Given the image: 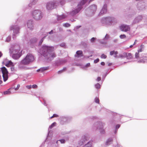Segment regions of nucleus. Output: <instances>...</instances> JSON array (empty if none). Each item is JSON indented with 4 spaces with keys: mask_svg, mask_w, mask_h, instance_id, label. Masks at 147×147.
<instances>
[{
    "mask_svg": "<svg viewBox=\"0 0 147 147\" xmlns=\"http://www.w3.org/2000/svg\"><path fill=\"white\" fill-rule=\"evenodd\" d=\"M42 54L45 57H47L48 59L51 60L55 57V54L54 53H52L54 49L53 47L45 45L42 47Z\"/></svg>",
    "mask_w": 147,
    "mask_h": 147,
    "instance_id": "1",
    "label": "nucleus"
},
{
    "mask_svg": "<svg viewBox=\"0 0 147 147\" xmlns=\"http://www.w3.org/2000/svg\"><path fill=\"white\" fill-rule=\"evenodd\" d=\"M33 18L36 20L40 19L42 17V15L41 11L38 10L34 11L32 13Z\"/></svg>",
    "mask_w": 147,
    "mask_h": 147,
    "instance_id": "2",
    "label": "nucleus"
},
{
    "mask_svg": "<svg viewBox=\"0 0 147 147\" xmlns=\"http://www.w3.org/2000/svg\"><path fill=\"white\" fill-rule=\"evenodd\" d=\"M1 70L3 74V77L4 81L5 82L8 78V72L5 67H2Z\"/></svg>",
    "mask_w": 147,
    "mask_h": 147,
    "instance_id": "3",
    "label": "nucleus"
},
{
    "mask_svg": "<svg viewBox=\"0 0 147 147\" xmlns=\"http://www.w3.org/2000/svg\"><path fill=\"white\" fill-rule=\"evenodd\" d=\"M22 52L20 51V47L19 46H16L14 47H11L10 49V53H18Z\"/></svg>",
    "mask_w": 147,
    "mask_h": 147,
    "instance_id": "4",
    "label": "nucleus"
},
{
    "mask_svg": "<svg viewBox=\"0 0 147 147\" xmlns=\"http://www.w3.org/2000/svg\"><path fill=\"white\" fill-rule=\"evenodd\" d=\"M55 2L54 1L48 3L47 5V8L48 10H51L56 8Z\"/></svg>",
    "mask_w": 147,
    "mask_h": 147,
    "instance_id": "5",
    "label": "nucleus"
},
{
    "mask_svg": "<svg viewBox=\"0 0 147 147\" xmlns=\"http://www.w3.org/2000/svg\"><path fill=\"white\" fill-rule=\"evenodd\" d=\"M86 0H82L81 1L80 4L78 5V8L77 9L74 11V14L77 13L80 11L81 9V7H80L84 5L85 3L86 2Z\"/></svg>",
    "mask_w": 147,
    "mask_h": 147,
    "instance_id": "6",
    "label": "nucleus"
},
{
    "mask_svg": "<svg viewBox=\"0 0 147 147\" xmlns=\"http://www.w3.org/2000/svg\"><path fill=\"white\" fill-rule=\"evenodd\" d=\"M120 29L122 31L126 32L130 30V28L128 25L123 24L120 26Z\"/></svg>",
    "mask_w": 147,
    "mask_h": 147,
    "instance_id": "7",
    "label": "nucleus"
},
{
    "mask_svg": "<svg viewBox=\"0 0 147 147\" xmlns=\"http://www.w3.org/2000/svg\"><path fill=\"white\" fill-rule=\"evenodd\" d=\"M10 31L13 30L14 34H13V36H14L15 34H17L19 33V28L17 26H11L10 28Z\"/></svg>",
    "mask_w": 147,
    "mask_h": 147,
    "instance_id": "8",
    "label": "nucleus"
},
{
    "mask_svg": "<svg viewBox=\"0 0 147 147\" xmlns=\"http://www.w3.org/2000/svg\"><path fill=\"white\" fill-rule=\"evenodd\" d=\"M12 57L14 59H19L22 55V52L18 53H12Z\"/></svg>",
    "mask_w": 147,
    "mask_h": 147,
    "instance_id": "9",
    "label": "nucleus"
},
{
    "mask_svg": "<svg viewBox=\"0 0 147 147\" xmlns=\"http://www.w3.org/2000/svg\"><path fill=\"white\" fill-rule=\"evenodd\" d=\"M27 26L28 28L31 30L33 28V22L31 20H29L27 23Z\"/></svg>",
    "mask_w": 147,
    "mask_h": 147,
    "instance_id": "10",
    "label": "nucleus"
},
{
    "mask_svg": "<svg viewBox=\"0 0 147 147\" xmlns=\"http://www.w3.org/2000/svg\"><path fill=\"white\" fill-rule=\"evenodd\" d=\"M124 55L127 59H130L133 58L132 54L131 53L124 52Z\"/></svg>",
    "mask_w": 147,
    "mask_h": 147,
    "instance_id": "11",
    "label": "nucleus"
},
{
    "mask_svg": "<svg viewBox=\"0 0 147 147\" xmlns=\"http://www.w3.org/2000/svg\"><path fill=\"white\" fill-rule=\"evenodd\" d=\"M26 57H27V58L31 62L33 61L34 59V56L30 54H28Z\"/></svg>",
    "mask_w": 147,
    "mask_h": 147,
    "instance_id": "12",
    "label": "nucleus"
},
{
    "mask_svg": "<svg viewBox=\"0 0 147 147\" xmlns=\"http://www.w3.org/2000/svg\"><path fill=\"white\" fill-rule=\"evenodd\" d=\"M107 12V5H105L102 9L101 10L100 14H102L105 13Z\"/></svg>",
    "mask_w": 147,
    "mask_h": 147,
    "instance_id": "13",
    "label": "nucleus"
},
{
    "mask_svg": "<svg viewBox=\"0 0 147 147\" xmlns=\"http://www.w3.org/2000/svg\"><path fill=\"white\" fill-rule=\"evenodd\" d=\"M27 57H26L21 62V64L23 65H27L29 63L28 61L27 60Z\"/></svg>",
    "mask_w": 147,
    "mask_h": 147,
    "instance_id": "14",
    "label": "nucleus"
},
{
    "mask_svg": "<svg viewBox=\"0 0 147 147\" xmlns=\"http://www.w3.org/2000/svg\"><path fill=\"white\" fill-rule=\"evenodd\" d=\"M99 126H98L97 129L100 130V132L102 133H104L105 132V130L102 129L103 128V125L102 123H100L99 124Z\"/></svg>",
    "mask_w": 147,
    "mask_h": 147,
    "instance_id": "15",
    "label": "nucleus"
},
{
    "mask_svg": "<svg viewBox=\"0 0 147 147\" xmlns=\"http://www.w3.org/2000/svg\"><path fill=\"white\" fill-rule=\"evenodd\" d=\"M142 18V17L141 16H139L136 18L134 20V22L135 23H138L139 21H140Z\"/></svg>",
    "mask_w": 147,
    "mask_h": 147,
    "instance_id": "16",
    "label": "nucleus"
},
{
    "mask_svg": "<svg viewBox=\"0 0 147 147\" xmlns=\"http://www.w3.org/2000/svg\"><path fill=\"white\" fill-rule=\"evenodd\" d=\"M13 90V88H11L7 90L4 91L3 92V94H9L11 93L10 90Z\"/></svg>",
    "mask_w": 147,
    "mask_h": 147,
    "instance_id": "17",
    "label": "nucleus"
},
{
    "mask_svg": "<svg viewBox=\"0 0 147 147\" xmlns=\"http://www.w3.org/2000/svg\"><path fill=\"white\" fill-rule=\"evenodd\" d=\"M76 54H77L78 57H80L83 55L82 52L81 51H77L76 52Z\"/></svg>",
    "mask_w": 147,
    "mask_h": 147,
    "instance_id": "18",
    "label": "nucleus"
},
{
    "mask_svg": "<svg viewBox=\"0 0 147 147\" xmlns=\"http://www.w3.org/2000/svg\"><path fill=\"white\" fill-rule=\"evenodd\" d=\"M90 9L93 11H95L96 10L97 6L95 5H93L90 7Z\"/></svg>",
    "mask_w": 147,
    "mask_h": 147,
    "instance_id": "19",
    "label": "nucleus"
},
{
    "mask_svg": "<svg viewBox=\"0 0 147 147\" xmlns=\"http://www.w3.org/2000/svg\"><path fill=\"white\" fill-rule=\"evenodd\" d=\"M118 53V52L117 51H112L110 52V54L111 55H115V57H116L117 56L116 55Z\"/></svg>",
    "mask_w": 147,
    "mask_h": 147,
    "instance_id": "20",
    "label": "nucleus"
},
{
    "mask_svg": "<svg viewBox=\"0 0 147 147\" xmlns=\"http://www.w3.org/2000/svg\"><path fill=\"white\" fill-rule=\"evenodd\" d=\"M66 17V16L64 15H62L61 16H58L57 20H61Z\"/></svg>",
    "mask_w": 147,
    "mask_h": 147,
    "instance_id": "21",
    "label": "nucleus"
},
{
    "mask_svg": "<svg viewBox=\"0 0 147 147\" xmlns=\"http://www.w3.org/2000/svg\"><path fill=\"white\" fill-rule=\"evenodd\" d=\"M47 67H43L42 69L41 68L40 69H38L37 70V71L39 72L40 71H41V72H42L44 70H47Z\"/></svg>",
    "mask_w": 147,
    "mask_h": 147,
    "instance_id": "22",
    "label": "nucleus"
},
{
    "mask_svg": "<svg viewBox=\"0 0 147 147\" xmlns=\"http://www.w3.org/2000/svg\"><path fill=\"white\" fill-rule=\"evenodd\" d=\"M113 141V140L112 139H109L106 142V144L107 145H109L110 144L111 142H112Z\"/></svg>",
    "mask_w": 147,
    "mask_h": 147,
    "instance_id": "23",
    "label": "nucleus"
},
{
    "mask_svg": "<svg viewBox=\"0 0 147 147\" xmlns=\"http://www.w3.org/2000/svg\"><path fill=\"white\" fill-rule=\"evenodd\" d=\"M12 64L13 63L11 61H9L5 65L6 66L8 67L9 65H12Z\"/></svg>",
    "mask_w": 147,
    "mask_h": 147,
    "instance_id": "24",
    "label": "nucleus"
},
{
    "mask_svg": "<svg viewBox=\"0 0 147 147\" xmlns=\"http://www.w3.org/2000/svg\"><path fill=\"white\" fill-rule=\"evenodd\" d=\"M63 26L65 27H68L70 26V24L69 23H66L64 24Z\"/></svg>",
    "mask_w": 147,
    "mask_h": 147,
    "instance_id": "25",
    "label": "nucleus"
},
{
    "mask_svg": "<svg viewBox=\"0 0 147 147\" xmlns=\"http://www.w3.org/2000/svg\"><path fill=\"white\" fill-rule=\"evenodd\" d=\"M95 87L97 89H99L100 88V85L99 84L97 83L95 85Z\"/></svg>",
    "mask_w": 147,
    "mask_h": 147,
    "instance_id": "26",
    "label": "nucleus"
},
{
    "mask_svg": "<svg viewBox=\"0 0 147 147\" xmlns=\"http://www.w3.org/2000/svg\"><path fill=\"white\" fill-rule=\"evenodd\" d=\"M120 38L121 39L124 38H126V36L125 34H121L120 36Z\"/></svg>",
    "mask_w": 147,
    "mask_h": 147,
    "instance_id": "27",
    "label": "nucleus"
},
{
    "mask_svg": "<svg viewBox=\"0 0 147 147\" xmlns=\"http://www.w3.org/2000/svg\"><path fill=\"white\" fill-rule=\"evenodd\" d=\"M59 117V116L57 115L56 114H54L52 116H51L50 117V119H51L54 117Z\"/></svg>",
    "mask_w": 147,
    "mask_h": 147,
    "instance_id": "28",
    "label": "nucleus"
},
{
    "mask_svg": "<svg viewBox=\"0 0 147 147\" xmlns=\"http://www.w3.org/2000/svg\"><path fill=\"white\" fill-rule=\"evenodd\" d=\"M135 57L136 58H138L139 57V54L138 52H136L135 54Z\"/></svg>",
    "mask_w": 147,
    "mask_h": 147,
    "instance_id": "29",
    "label": "nucleus"
},
{
    "mask_svg": "<svg viewBox=\"0 0 147 147\" xmlns=\"http://www.w3.org/2000/svg\"><path fill=\"white\" fill-rule=\"evenodd\" d=\"M56 125V123L55 122H54V123H53L50 126V128L51 129L52 128L54 127L55 125Z\"/></svg>",
    "mask_w": 147,
    "mask_h": 147,
    "instance_id": "30",
    "label": "nucleus"
},
{
    "mask_svg": "<svg viewBox=\"0 0 147 147\" xmlns=\"http://www.w3.org/2000/svg\"><path fill=\"white\" fill-rule=\"evenodd\" d=\"M124 53L121 54L119 55V57L121 58H123L125 57V55H124Z\"/></svg>",
    "mask_w": 147,
    "mask_h": 147,
    "instance_id": "31",
    "label": "nucleus"
},
{
    "mask_svg": "<svg viewBox=\"0 0 147 147\" xmlns=\"http://www.w3.org/2000/svg\"><path fill=\"white\" fill-rule=\"evenodd\" d=\"M84 147H92V145L88 143L86 144Z\"/></svg>",
    "mask_w": 147,
    "mask_h": 147,
    "instance_id": "32",
    "label": "nucleus"
},
{
    "mask_svg": "<svg viewBox=\"0 0 147 147\" xmlns=\"http://www.w3.org/2000/svg\"><path fill=\"white\" fill-rule=\"evenodd\" d=\"M95 100L96 102L98 104L99 103V100L98 98L96 97L95 99Z\"/></svg>",
    "mask_w": 147,
    "mask_h": 147,
    "instance_id": "33",
    "label": "nucleus"
},
{
    "mask_svg": "<svg viewBox=\"0 0 147 147\" xmlns=\"http://www.w3.org/2000/svg\"><path fill=\"white\" fill-rule=\"evenodd\" d=\"M59 141L61 143V144H64L65 143V141L64 139H61L60 140H59Z\"/></svg>",
    "mask_w": 147,
    "mask_h": 147,
    "instance_id": "34",
    "label": "nucleus"
},
{
    "mask_svg": "<svg viewBox=\"0 0 147 147\" xmlns=\"http://www.w3.org/2000/svg\"><path fill=\"white\" fill-rule=\"evenodd\" d=\"M107 57V56L105 55L104 54H102L101 56L102 58L106 59Z\"/></svg>",
    "mask_w": 147,
    "mask_h": 147,
    "instance_id": "35",
    "label": "nucleus"
},
{
    "mask_svg": "<svg viewBox=\"0 0 147 147\" xmlns=\"http://www.w3.org/2000/svg\"><path fill=\"white\" fill-rule=\"evenodd\" d=\"M11 37L10 36H8L6 38V41L8 42H9L11 40Z\"/></svg>",
    "mask_w": 147,
    "mask_h": 147,
    "instance_id": "36",
    "label": "nucleus"
},
{
    "mask_svg": "<svg viewBox=\"0 0 147 147\" xmlns=\"http://www.w3.org/2000/svg\"><path fill=\"white\" fill-rule=\"evenodd\" d=\"M20 85L18 84L17 85V87L16 88H13V89H14L15 90H18L19 89V88H20Z\"/></svg>",
    "mask_w": 147,
    "mask_h": 147,
    "instance_id": "37",
    "label": "nucleus"
},
{
    "mask_svg": "<svg viewBox=\"0 0 147 147\" xmlns=\"http://www.w3.org/2000/svg\"><path fill=\"white\" fill-rule=\"evenodd\" d=\"M37 87V86L36 84H34L32 86V88H36Z\"/></svg>",
    "mask_w": 147,
    "mask_h": 147,
    "instance_id": "38",
    "label": "nucleus"
},
{
    "mask_svg": "<svg viewBox=\"0 0 147 147\" xmlns=\"http://www.w3.org/2000/svg\"><path fill=\"white\" fill-rule=\"evenodd\" d=\"M26 87L28 89H30L32 88V86L31 85H27L26 86Z\"/></svg>",
    "mask_w": 147,
    "mask_h": 147,
    "instance_id": "39",
    "label": "nucleus"
},
{
    "mask_svg": "<svg viewBox=\"0 0 147 147\" xmlns=\"http://www.w3.org/2000/svg\"><path fill=\"white\" fill-rule=\"evenodd\" d=\"M99 59L98 58L96 59L94 61V62L95 63H96L99 62Z\"/></svg>",
    "mask_w": 147,
    "mask_h": 147,
    "instance_id": "40",
    "label": "nucleus"
},
{
    "mask_svg": "<svg viewBox=\"0 0 147 147\" xmlns=\"http://www.w3.org/2000/svg\"><path fill=\"white\" fill-rule=\"evenodd\" d=\"M96 39V38H94V37H92V38L91 39V40H90L92 42H93L94 41V40H95V39Z\"/></svg>",
    "mask_w": 147,
    "mask_h": 147,
    "instance_id": "41",
    "label": "nucleus"
},
{
    "mask_svg": "<svg viewBox=\"0 0 147 147\" xmlns=\"http://www.w3.org/2000/svg\"><path fill=\"white\" fill-rule=\"evenodd\" d=\"M109 37V36L107 34H106L105 36V39H108Z\"/></svg>",
    "mask_w": 147,
    "mask_h": 147,
    "instance_id": "42",
    "label": "nucleus"
},
{
    "mask_svg": "<svg viewBox=\"0 0 147 147\" xmlns=\"http://www.w3.org/2000/svg\"><path fill=\"white\" fill-rule=\"evenodd\" d=\"M79 144L81 146V145H82V144H84V143L82 141H80Z\"/></svg>",
    "mask_w": 147,
    "mask_h": 147,
    "instance_id": "43",
    "label": "nucleus"
},
{
    "mask_svg": "<svg viewBox=\"0 0 147 147\" xmlns=\"http://www.w3.org/2000/svg\"><path fill=\"white\" fill-rule=\"evenodd\" d=\"M142 51V49L141 48L140 49L138 50V52L139 53L140 52H141Z\"/></svg>",
    "mask_w": 147,
    "mask_h": 147,
    "instance_id": "44",
    "label": "nucleus"
},
{
    "mask_svg": "<svg viewBox=\"0 0 147 147\" xmlns=\"http://www.w3.org/2000/svg\"><path fill=\"white\" fill-rule=\"evenodd\" d=\"M63 72V70H60V71H59L58 72V74H60L62 73Z\"/></svg>",
    "mask_w": 147,
    "mask_h": 147,
    "instance_id": "45",
    "label": "nucleus"
},
{
    "mask_svg": "<svg viewBox=\"0 0 147 147\" xmlns=\"http://www.w3.org/2000/svg\"><path fill=\"white\" fill-rule=\"evenodd\" d=\"M101 80V78L100 77H98L97 78V81H100Z\"/></svg>",
    "mask_w": 147,
    "mask_h": 147,
    "instance_id": "46",
    "label": "nucleus"
},
{
    "mask_svg": "<svg viewBox=\"0 0 147 147\" xmlns=\"http://www.w3.org/2000/svg\"><path fill=\"white\" fill-rule=\"evenodd\" d=\"M1 76H0V85L2 83V81L1 80Z\"/></svg>",
    "mask_w": 147,
    "mask_h": 147,
    "instance_id": "47",
    "label": "nucleus"
},
{
    "mask_svg": "<svg viewBox=\"0 0 147 147\" xmlns=\"http://www.w3.org/2000/svg\"><path fill=\"white\" fill-rule=\"evenodd\" d=\"M120 127V125H119L118 124L116 125V129L119 128Z\"/></svg>",
    "mask_w": 147,
    "mask_h": 147,
    "instance_id": "48",
    "label": "nucleus"
},
{
    "mask_svg": "<svg viewBox=\"0 0 147 147\" xmlns=\"http://www.w3.org/2000/svg\"><path fill=\"white\" fill-rule=\"evenodd\" d=\"M137 42V40H136L135 41V42H134V44H133V45H135L136 44V42Z\"/></svg>",
    "mask_w": 147,
    "mask_h": 147,
    "instance_id": "49",
    "label": "nucleus"
},
{
    "mask_svg": "<svg viewBox=\"0 0 147 147\" xmlns=\"http://www.w3.org/2000/svg\"><path fill=\"white\" fill-rule=\"evenodd\" d=\"M100 64L102 65H105V63L103 62H101Z\"/></svg>",
    "mask_w": 147,
    "mask_h": 147,
    "instance_id": "50",
    "label": "nucleus"
},
{
    "mask_svg": "<svg viewBox=\"0 0 147 147\" xmlns=\"http://www.w3.org/2000/svg\"><path fill=\"white\" fill-rule=\"evenodd\" d=\"M62 70H63V72H64V71H66V68L65 67H64L63 68V69H62Z\"/></svg>",
    "mask_w": 147,
    "mask_h": 147,
    "instance_id": "51",
    "label": "nucleus"
},
{
    "mask_svg": "<svg viewBox=\"0 0 147 147\" xmlns=\"http://www.w3.org/2000/svg\"><path fill=\"white\" fill-rule=\"evenodd\" d=\"M144 45H141L140 46V47L141 49H142L144 47Z\"/></svg>",
    "mask_w": 147,
    "mask_h": 147,
    "instance_id": "52",
    "label": "nucleus"
},
{
    "mask_svg": "<svg viewBox=\"0 0 147 147\" xmlns=\"http://www.w3.org/2000/svg\"><path fill=\"white\" fill-rule=\"evenodd\" d=\"M90 63H88L86 64V67H89V66H90Z\"/></svg>",
    "mask_w": 147,
    "mask_h": 147,
    "instance_id": "53",
    "label": "nucleus"
},
{
    "mask_svg": "<svg viewBox=\"0 0 147 147\" xmlns=\"http://www.w3.org/2000/svg\"><path fill=\"white\" fill-rule=\"evenodd\" d=\"M65 46V44L64 43H62L61 44V47H64Z\"/></svg>",
    "mask_w": 147,
    "mask_h": 147,
    "instance_id": "54",
    "label": "nucleus"
},
{
    "mask_svg": "<svg viewBox=\"0 0 147 147\" xmlns=\"http://www.w3.org/2000/svg\"><path fill=\"white\" fill-rule=\"evenodd\" d=\"M49 34H52L53 33V30H51V31L49 32Z\"/></svg>",
    "mask_w": 147,
    "mask_h": 147,
    "instance_id": "55",
    "label": "nucleus"
},
{
    "mask_svg": "<svg viewBox=\"0 0 147 147\" xmlns=\"http://www.w3.org/2000/svg\"><path fill=\"white\" fill-rule=\"evenodd\" d=\"M2 53H1V52H0V58L2 56Z\"/></svg>",
    "mask_w": 147,
    "mask_h": 147,
    "instance_id": "56",
    "label": "nucleus"
},
{
    "mask_svg": "<svg viewBox=\"0 0 147 147\" xmlns=\"http://www.w3.org/2000/svg\"><path fill=\"white\" fill-rule=\"evenodd\" d=\"M26 59H27V60L28 61V63H29V64L30 63H31V62H30V61H29V60H28L27 58Z\"/></svg>",
    "mask_w": 147,
    "mask_h": 147,
    "instance_id": "57",
    "label": "nucleus"
},
{
    "mask_svg": "<svg viewBox=\"0 0 147 147\" xmlns=\"http://www.w3.org/2000/svg\"><path fill=\"white\" fill-rule=\"evenodd\" d=\"M133 45H130V46H129V47L130 48H132L133 47Z\"/></svg>",
    "mask_w": 147,
    "mask_h": 147,
    "instance_id": "58",
    "label": "nucleus"
},
{
    "mask_svg": "<svg viewBox=\"0 0 147 147\" xmlns=\"http://www.w3.org/2000/svg\"><path fill=\"white\" fill-rule=\"evenodd\" d=\"M59 30H60V31L62 30V28H60L59 29Z\"/></svg>",
    "mask_w": 147,
    "mask_h": 147,
    "instance_id": "59",
    "label": "nucleus"
},
{
    "mask_svg": "<svg viewBox=\"0 0 147 147\" xmlns=\"http://www.w3.org/2000/svg\"><path fill=\"white\" fill-rule=\"evenodd\" d=\"M58 141H59V140H58L57 141H56V143H57H57H58Z\"/></svg>",
    "mask_w": 147,
    "mask_h": 147,
    "instance_id": "60",
    "label": "nucleus"
},
{
    "mask_svg": "<svg viewBox=\"0 0 147 147\" xmlns=\"http://www.w3.org/2000/svg\"><path fill=\"white\" fill-rule=\"evenodd\" d=\"M138 63H140V62H141V61H138Z\"/></svg>",
    "mask_w": 147,
    "mask_h": 147,
    "instance_id": "61",
    "label": "nucleus"
},
{
    "mask_svg": "<svg viewBox=\"0 0 147 147\" xmlns=\"http://www.w3.org/2000/svg\"><path fill=\"white\" fill-rule=\"evenodd\" d=\"M42 41L43 40H40V42H42Z\"/></svg>",
    "mask_w": 147,
    "mask_h": 147,
    "instance_id": "62",
    "label": "nucleus"
},
{
    "mask_svg": "<svg viewBox=\"0 0 147 147\" xmlns=\"http://www.w3.org/2000/svg\"><path fill=\"white\" fill-rule=\"evenodd\" d=\"M93 0H91L90 1H93Z\"/></svg>",
    "mask_w": 147,
    "mask_h": 147,
    "instance_id": "63",
    "label": "nucleus"
}]
</instances>
